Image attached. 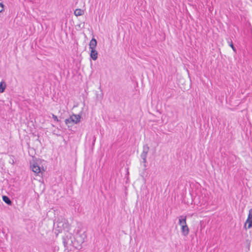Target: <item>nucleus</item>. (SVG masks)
<instances>
[{"instance_id": "39448f33", "label": "nucleus", "mask_w": 252, "mask_h": 252, "mask_svg": "<svg viewBox=\"0 0 252 252\" xmlns=\"http://www.w3.org/2000/svg\"><path fill=\"white\" fill-rule=\"evenodd\" d=\"M31 168L33 172L37 174L41 172V169L37 163L33 162L31 163Z\"/></svg>"}, {"instance_id": "423d86ee", "label": "nucleus", "mask_w": 252, "mask_h": 252, "mask_svg": "<svg viewBox=\"0 0 252 252\" xmlns=\"http://www.w3.org/2000/svg\"><path fill=\"white\" fill-rule=\"evenodd\" d=\"M186 216H181L180 217L179 220V223L182 227V226H185L187 225V222H186Z\"/></svg>"}, {"instance_id": "7ed1b4c3", "label": "nucleus", "mask_w": 252, "mask_h": 252, "mask_svg": "<svg viewBox=\"0 0 252 252\" xmlns=\"http://www.w3.org/2000/svg\"><path fill=\"white\" fill-rule=\"evenodd\" d=\"M149 147L148 146V145H144L143 152L142 153V154L141 155V158L143 160V162L144 163V166L145 167H146V165L145 163L147 162L146 158H147V154L149 152Z\"/></svg>"}, {"instance_id": "0eeeda50", "label": "nucleus", "mask_w": 252, "mask_h": 252, "mask_svg": "<svg viewBox=\"0 0 252 252\" xmlns=\"http://www.w3.org/2000/svg\"><path fill=\"white\" fill-rule=\"evenodd\" d=\"M181 232L183 234V235L186 236H187L189 233V228L188 226V225L185 226H182L181 227Z\"/></svg>"}, {"instance_id": "1a4fd4ad", "label": "nucleus", "mask_w": 252, "mask_h": 252, "mask_svg": "<svg viewBox=\"0 0 252 252\" xmlns=\"http://www.w3.org/2000/svg\"><path fill=\"white\" fill-rule=\"evenodd\" d=\"M96 44H97L96 40L95 38H93L92 39V40L90 41V42L89 44L90 48L91 49H95V48L96 46Z\"/></svg>"}, {"instance_id": "4468645a", "label": "nucleus", "mask_w": 252, "mask_h": 252, "mask_svg": "<svg viewBox=\"0 0 252 252\" xmlns=\"http://www.w3.org/2000/svg\"><path fill=\"white\" fill-rule=\"evenodd\" d=\"M228 43H229L230 46L232 48V49H233V50L234 51V52H236V49L235 48V47L234 46L233 44V43H232V41L231 40L230 42H229V41H228Z\"/></svg>"}, {"instance_id": "9b49d317", "label": "nucleus", "mask_w": 252, "mask_h": 252, "mask_svg": "<svg viewBox=\"0 0 252 252\" xmlns=\"http://www.w3.org/2000/svg\"><path fill=\"white\" fill-rule=\"evenodd\" d=\"M6 86V83L4 81H1L0 83V93H2L4 92Z\"/></svg>"}, {"instance_id": "f8f14e48", "label": "nucleus", "mask_w": 252, "mask_h": 252, "mask_svg": "<svg viewBox=\"0 0 252 252\" xmlns=\"http://www.w3.org/2000/svg\"><path fill=\"white\" fill-rule=\"evenodd\" d=\"M2 199H3V201L5 203H6L7 205H11L12 202H11V200L10 199V198L8 196L3 195L2 196Z\"/></svg>"}, {"instance_id": "f3484780", "label": "nucleus", "mask_w": 252, "mask_h": 252, "mask_svg": "<svg viewBox=\"0 0 252 252\" xmlns=\"http://www.w3.org/2000/svg\"><path fill=\"white\" fill-rule=\"evenodd\" d=\"M10 163H11V164H14V159H12V161H10Z\"/></svg>"}, {"instance_id": "20e7f679", "label": "nucleus", "mask_w": 252, "mask_h": 252, "mask_svg": "<svg viewBox=\"0 0 252 252\" xmlns=\"http://www.w3.org/2000/svg\"><path fill=\"white\" fill-rule=\"evenodd\" d=\"M247 223H248V228L252 227V209H251L249 210L248 217L245 223V227L246 226Z\"/></svg>"}, {"instance_id": "dca6fc26", "label": "nucleus", "mask_w": 252, "mask_h": 252, "mask_svg": "<svg viewBox=\"0 0 252 252\" xmlns=\"http://www.w3.org/2000/svg\"><path fill=\"white\" fill-rule=\"evenodd\" d=\"M3 10V5L2 3H0V12Z\"/></svg>"}, {"instance_id": "2eb2a0df", "label": "nucleus", "mask_w": 252, "mask_h": 252, "mask_svg": "<svg viewBox=\"0 0 252 252\" xmlns=\"http://www.w3.org/2000/svg\"><path fill=\"white\" fill-rule=\"evenodd\" d=\"M52 118L54 119V121L56 122H58L59 120L58 119V117L55 115L54 114H52Z\"/></svg>"}, {"instance_id": "f03ea898", "label": "nucleus", "mask_w": 252, "mask_h": 252, "mask_svg": "<svg viewBox=\"0 0 252 252\" xmlns=\"http://www.w3.org/2000/svg\"><path fill=\"white\" fill-rule=\"evenodd\" d=\"M74 237L72 234L67 233L63 237V242L65 248H68L69 246L73 245V239Z\"/></svg>"}, {"instance_id": "6e6552de", "label": "nucleus", "mask_w": 252, "mask_h": 252, "mask_svg": "<svg viewBox=\"0 0 252 252\" xmlns=\"http://www.w3.org/2000/svg\"><path fill=\"white\" fill-rule=\"evenodd\" d=\"M90 56L94 61H95L97 59V52L95 49H91Z\"/></svg>"}, {"instance_id": "9d476101", "label": "nucleus", "mask_w": 252, "mask_h": 252, "mask_svg": "<svg viewBox=\"0 0 252 252\" xmlns=\"http://www.w3.org/2000/svg\"><path fill=\"white\" fill-rule=\"evenodd\" d=\"M85 236L84 237L81 235H77L75 239L78 243L82 244L84 242Z\"/></svg>"}, {"instance_id": "ddd939ff", "label": "nucleus", "mask_w": 252, "mask_h": 252, "mask_svg": "<svg viewBox=\"0 0 252 252\" xmlns=\"http://www.w3.org/2000/svg\"><path fill=\"white\" fill-rule=\"evenodd\" d=\"M84 11L80 9H77L74 11V14L77 16L82 15Z\"/></svg>"}, {"instance_id": "f257e3e1", "label": "nucleus", "mask_w": 252, "mask_h": 252, "mask_svg": "<svg viewBox=\"0 0 252 252\" xmlns=\"http://www.w3.org/2000/svg\"><path fill=\"white\" fill-rule=\"evenodd\" d=\"M81 116L80 115L73 114L68 119L65 120V123L68 126H72V125L76 124L80 121Z\"/></svg>"}]
</instances>
